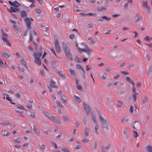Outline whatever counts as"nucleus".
<instances>
[{
  "mask_svg": "<svg viewBox=\"0 0 152 152\" xmlns=\"http://www.w3.org/2000/svg\"><path fill=\"white\" fill-rule=\"evenodd\" d=\"M75 60L76 61L79 62H81V60H80V58L77 57H76Z\"/></svg>",
  "mask_w": 152,
  "mask_h": 152,
  "instance_id": "obj_54",
  "label": "nucleus"
},
{
  "mask_svg": "<svg viewBox=\"0 0 152 152\" xmlns=\"http://www.w3.org/2000/svg\"><path fill=\"white\" fill-rule=\"evenodd\" d=\"M120 14H114V15H112V16L113 17H119V16H120Z\"/></svg>",
  "mask_w": 152,
  "mask_h": 152,
  "instance_id": "obj_60",
  "label": "nucleus"
},
{
  "mask_svg": "<svg viewBox=\"0 0 152 152\" xmlns=\"http://www.w3.org/2000/svg\"><path fill=\"white\" fill-rule=\"evenodd\" d=\"M107 74L106 73H104L102 77L103 79H105L107 77Z\"/></svg>",
  "mask_w": 152,
  "mask_h": 152,
  "instance_id": "obj_49",
  "label": "nucleus"
},
{
  "mask_svg": "<svg viewBox=\"0 0 152 152\" xmlns=\"http://www.w3.org/2000/svg\"><path fill=\"white\" fill-rule=\"evenodd\" d=\"M147 101V99L145 97H144L142 99V102L143 104H145L146 103Z\"/></svg>",
  "mask_w": 152,
  "mask_h": 152,
  "instance_id": "obj_52",
  "label": "nucleus"
},
{
  "mask_svg": "<svg viewBox=\"0 0 152 152\" xmlns=\"http://www.w3.org/2000/svg\"><path fill=\"white\" fill-rule=\"evenodd\" d=\"M132 91L134 94L136 93L135 92L136 89L134 86V83L133 82H132Z\"/></svg>",
  "mask_w": 152,
  "mask_h": 152,
  "instance_id": "obj_33",
  "label": "nucleus"
},
{
  "mask_svg": "<svg viewBox=\"0 0 152 152\" xmlns=\"http://www.w3.org/2000/svg\"><path fill=\"white\" fill-rule=\"evenodd\" d=\"M83 124L85 125H86V119L85 118H83Z\"/></svg>",
  "mask_w": 152,
  "mask_h": 152,
  "instance_id": "obj_61",
  "label": "nucleus"
},
{
  "mask_svg": "<svg viewBox=\"0 0 152 152\" xmlns=\"http://www.w3.org/2000/svg\"><path fill=\"white\" fill-rule=\"evenodd\" d=\"M61 99L64 102H66V99L64 98L63 95H61Z\"/></svg>",
  "mask_w": 152,
  "mask_h": 152,
  "instance_id": "obj_39",
  "label": "nucleus"
},
{
  "mask_svg": "<svg viewBox=\"0 0 152 152\" xmlns=\"http://www.w3.org/2000/svg\"><path fill=\"white\" fill-rule=\"evenodd\" d=\"M27 107L30 110L32 108V105L28 104H27Z\"/></svg>",
  "mask_w": 152,
  "mask_h": 152,
  "instance_id": "obj_56",
  "label": "nucleus"
},
{
  "mask_svg": "<svg viewBox=\"0 0 152 152\" xmlns=\"http://www.w3.org/2000/svg\"><path fill=\"white\" fill-rule=\"evenodd\" d=\"M82 141L83 142H87L89 141V140L88 139H83L82 140Z\"/></svg>",
  "mask_w": 152,
  "mask_h": 152,
  "instance_id": "obj_62",
  "label": "nucleus"
},
{
  "mask_svg": "<svg viewBox=\"0 0 152 152\" xmlns=\"http://www.w3.org/2000/svg\"><path fill=\"white\" fill-rule=\"evenodd\" d=\"M144 7L147 9V11L148 13L151 12L150 8L148 5L145 6Z\"/></svg>",
  "mask_w": 152,
  "mask_h": 152,
  "instance_id": "obj_38",
  "label": "nucleus"
},
{
  "mask_svg": "<svg viewBox=\"0 0 152 152\" xmlns=\"http://www.w3.org/2000/svg\"><path fill=\"white\" fill-rule=\"evenodd\" d=\"M63 118L64 121L65 123H67L70 121L69 118L67 116L63 115Z\"/></svg>",
  "mask_w": 152,
  "mask_h": 152,
  "instance_id": "obj_20",
  "label": "nucleus"
},
{
  "mask_svg": "<svg viewBox=\"0 0 152 152\" xmlns=\"http://www.w3.org/2000/svg\"><path fill=\"white\" fill-rule=\"evenodd\" d=\"M132 126L134 129L137 130L140 127V124L138 121H135L132 124Z\"/></svg>",
  "mask_w": 152,
  "mask_h": 152,
  "instance_id": "obj_8",
  "label": "nucleus"
},
{
  "mask_svg": "<svg viewBox=\"0 0 152 152\" xmlns=\"http://www.w3.org/2000/svg\"><path fill=\"white\" fill-rule=\"evenodd\" d=\"M83 105L86 113H89L90 111V107L87 104L84 103H83Z\"/></svg>",
  "mask_w": 152,
  "mask_h": 152,
  "instance_id": "obj_11",
  "label": "nucleus"
},
{
  "mask_svg": "<svg viewBox=\"0 0 152 152\" xmlns=\"http://www.w3.org/2000/svg\"><path fill=\"white\" fill-rule=\"evenodd\" d=\"M0 64L1 66L4 67V64L3 61H2L1 59L0 58Z\"/></svg>",
  "mask_w": 152,
  "mask_h": 152,
  "instance_id": "obj_50",
  "label": "nucleus"
},
{
  "mask_svg": "<svg viewBox=\"0 0 152 152\" xmlns=\"http://www.w3.org/2000/svg\"><path fill=\"white\" fill-rule=\"evenodd\" d=\"M33 129L36 133L37 134H39L40 132L39 130L37 128V126H33Z\"/></svg>",
  "mask_w": 152,
  "mask_h": 152,
  "instance_id": "obj_16",
  "label": "nucleus"
},
{
  "mask_svg": "<svg viewBox=\"0 0 152 152\" xmlns=\"http://www.w3.org/2000/svg\"><path fill=\"white\" fill-rule=\"evenodd\" d=\"M40 72L41 75L43 77L45 76V73L43 69H41L40 70Z\"/></svg>",
  "mask_w": 152,
  "mask_h": 152,
  "instance_id": "obj_40",
  "label": "nucleus"
},
{
  "mask_svg": "<svg viewBox=\"0 0 152 152\" xmlns=\"http://www.w3.org/2000/svg\"><path fill=\"white\" fill-rule=\"evenodd\" d=\"M74 97L76 101L78 102H81V100L79 97L75 96Z\"/></svg>",
  "mask_w": 152,
  "mask_h": 152,
  "instance_id": "obj_32",
  "label": "nucleus"
},
{
  "mask_svg": "<svg viewBox=\"0 0 152 152\" xmlns=\"http://www.w3.org/2000/svg\"><path fill=\"white\" fill-rule=\"evenodd\" d=\"M47 117L52 121L57 124H60L61 122L60 119L57 117H55L53 116L48 115L46 114Z\"/></svg>",
  "mask_w": 152,
  "mask_h": 152,
  "instance_id": "obj_5",
  "label": "nucleus"
},
{
  "mask_svg": "<svg viewBox=\"0 0 152 152\" xmlns=\"http://www.w3.org/2000/svg\"><path fill=\"white\" fill-rule=\"evenodd\" d=\"M76 68L78 69H82L83 72V74L82 75V77L84 79H85V72L83 69L82 67L79 64H77L76 65Z\"/></svg>",
  "mask_w": 152,
  "mask_h": 152,
  "instance_id": "obj_10",
  "label": "nucleus"
},
{
  "mask_svg": "<svg viewBox=\"0 0 152 152\" xmlns=\"http://www.w3.org/2000/svg\"><path fill=\"white\" fill-rule=\"evenodd\" d=\"M99 119L101 122L102 126L104 127H106L107 126V121L104 119L102 116L100 115H99Z\"/></svg>",
  "mask_w": 152,
  "mask_h": 152,
  "instance_id": "obj_9",
  "label": "nucleus"
},
{
  "mask_svg": "<svg viewBox=\"0 0 152 152\" xmlns=\"http://www.w3.org/2000/svg\"><path fill=\"white\" fill-rule=\"evenodd\" d=\"M133 132L134 137L136 138L138 137V134L136 131H134Z\"/></svg>",
  "mask_w": 152,
  "mask_h": 152,
  "instance_id": "obj_43",
  "label": "nucleus"
},
{
  "mask_svg": "<svg viewBox=\"0 0 152 152\" xmlns=\"http://www.w3.org/2000/svg\"><path fill=\"white\" fill-rule=\"evenodd\" d=\"M55 82L53 80V79L51 78V83H50V86H52L54 88H56L57 86L55 85Z\"/></svg>",
  "mask_w": 152,
  "mask_h": 152,
  "instance_id": "obj_18",
  "label": "nucleus"
},
{
  "mask_svg": "<svg viewBox=\"0 0 152 152\" xmlns=\"http://www.w3.org/2000/svg\"><path fill=\"white\" fill-rule=\"evenodd\" d=\"M27 16L26 12L25 11H22L21 12V16L22 17H25Z\"/></svg>",
  "mask_w": 152,
  "mask_h": 152,
  "instance_id": "obj_23",
  "label": "nucleus"
},
{
  "mask_svg": "<svg viewBox=\"0 0 152 152\" xmlns=\"http://www.w3.org/2000/svg\"><path fill=\"white\" fill-rule=\"evenodd\" d=\"M54 45L56 51L58 53H60L61 52V48L59 46V42L58 39L55 41Z\"/></svg>",
  "mask_w": 152,
  "mask_h": 152,
  "instance_id": "obj_7",
  "label": "nucleus"
},
{
  "mask_svg": "<svg viewBox=\"0 0 152 152\" xmlns=\"http://www.w3.org/2000/svg\"><path fill=\"white\" fill-rule=\"evenodd\" d=\"M141 19V16L139 14L137 13L136 15V18L135 19V20L136 22L139 21Z\"/></svg>",
  "mask_w": 152,
  "mask_h": 152,
  "instance_id": "obj_19",
  "label": "nucleus"
},
{
  "mask_svg": "<svg viewBox=\"0 0 152 152\" xmlns=\"http://www.w3.org/2000/svg\"><path fill=\"white\" fill-rule=\"evenodd\" d=\"M97 9L99 11H102L106 10L107 8L105 7H98L97 8Z\"/></svg>",
  "mask_w": 152,
  "mask_h": 152,
  "instance_id": "obj_13",
  "label": "nucleus"
},
{
  "mask_svg": "<svg viewBox=\"0 0 152 152\" xmlns=\"http://www.w3.org/2000/svg\"><path fill=\"white\" fill-rule=\"evenodd\" d=\"M19 68L20 70L22 71V72H23L24 71L25 69L21 67V66L19 65Z\"/></svg>",
  "mask_w": 152,
  "mask_h": 152,
  "instance_id": "obj_51",
  "label": "nucleus"
},
{
  "mask_svg": "<svg viewBox=\"0 0 152 152\" xmlns=\"http://www.w3.org/2000/svg\"><path fill=\"white\" fill-rule=\"evenodd\" d=\"M127 130H128L127 128H125L123 132V134L124 136H126V132H127Z\"/></svg>",
  "mask_w": 152,
  "mask_h": 152,
  "instance_id": "obj_41",
  "label": "nucleus"
},
{
  "mask_svg": "<svg viewBox=\"0 0 152 152\" xmlns=\"http://www.w3.org/2000/svg\"><path fill=\"white\" fill-rule=\"evenodd\" d=\"M30 20L33 21V20L32 18H30L29 19L27 18H26L25 19L27 28L28 29H31V22Z\"/></svg>",
  "mask_w": 152,
  "mask_h": 152,
  "instance_id": "obj_6",
  "label": "nucleus"
},
{
  "mask_svg": "<svg viewBox=\"0 0 152 152\" xmlns=\"http://www.w3.org/2000/svg\"><path fill=\"white\" fill-rule=\"evenodd\" d=\"M19 10L18 8H15L13 7H11L9 11L10 12H15L18 11Z\"/></svg>",
  "mask_w": 152,
  "mask_h": 152,
  "instance_id": "obj_12",
  "label": "nucleus"
},
{
  "mask_svg": "<svg viewBox=\"0 0 152 152\" xmlns=\"http://www.w3.org/2000/svg\"><path fill=\"white\" fill-rule=\"evenodd\" d=\"M45 145H42L40 147V149L42 151H44L45 148Z\"/></svg>",
  "mask_w": 152,
  "mask_h": 152,
  "instance_id": "obj_36",
  "label": "nucleus"
},
{
  "mask_svg": "<svg viewBox=\"0 0 152 152\" xmlns=\"http://www.w3.org/2000/svg\"><path fill=\"white\" fill-rule=\"evenodd\" d=\"M61 151L64 152H70L68 148H66L64 147L62 148H61Z\"/></svg>",
  "mask_w": 152,
  "mask_h": 152,
  "instance_id": "obj_29",
  "label": "nucleus"
},
{
  "mask_svg": "<svg viewBox=\"0 0 152 152\" xmlns=\"http://www.w3.org/2000/svg\"><path fill=\"white\" fill-rule=\"evenodd\" d=\"M87 15H88L90 16H94L95 17H97V15L96 14L91 12L88 13L87 14Z\"/></svg>",
  "mask_w": 152,
  "mask_h": 152,
  "instance_id": "obj_31",
  "label": "nucleus"
},
{
  "mask_svg": "<svg viewBox=\"0 0 152 152\" xmlns=\"http://www.w3.org/2000/svg\"><path fill=\"white\" fill-rule=\"evenodd\" d=\"M117 105L119 107H121L123 104V102L121 101H118Z\"/></svg>",
  "mask_w": 152,
  "mask_h": 152,
  "instance_id": "obj_42",
  "label": "nucleus"
},
{
  "mask_svg": "<svg viewBox=\"0 0 152 152\" xmlns=\"http://www.w3.org/2000/svg\"><path fill=\"white\" fill-rule=\"evenodd\" d=\"M145 39L146 41H148L151 40L152 39V38L151 37H149L148 36H146L145 38Z\"/></svg>",
  "mask_w": 152,
  "mask_h": 152,
  "instance_id": "obj_47",
  "label": "nucleus"
},
{
  "mask_svg": "<svg viewBox=\"0 0 152 152\" xmlns=\"http://www.w3.org/2000/svg\"><path fill=\"white\" fill-rule=\"evenodd\" d=\"M152 70V66H150L149 67V69H148V74H150L151 73Z\"/></svg>",
  "mask_w": 152,
  "mask_h": 152,
  "instance_id": "obj_48",
  "label": "nucleus"
},
{
  "mask_svg": "<svg viewBox=\"0 0 152 152\" xmlns=\"http://www.w3.org/2000/svg\"><path fill=\"white\" fill-rule=\"evenodd\" d=\"M91 116L92 118V120H93V122L95 123V124H97L95 118V115H94V114H92Z\"/></svg>",
  "mask_w": 152,
  "mask_h": 152,
  "instance_id": "obj_27",
  "label": "nucleus"
},
{
  "mask_svg": "<svg viewBox=\"0 0 152 152\" xmlns=\"http://www.w3.org/2000/svg\"><path fill=\"white\" fill-rule=\"evenodd\" d=\"M81 44L83 45L86 48H87L88 47V46L87 45V44L85 43H84V42H82L81 43Z\"/></svg>",
  "mask_w": 152,
  "mask_h": 152,
  "instance_id": "obj_57",
  "label": "nucleus"
},
{
  "mask_svg": "<svg viewBox=\"0 0 152 152\" xmlns=\"http://www.w3.org/2000/svg\"><path fill=\"white\" fill-rule=\"evenodd\" d=\"M57 73H58L59 76L62 79H65V75L62 74L61 72L59 71H57Z\"/></svg>",
  "mask_w": 152,
  "mask_h": 152,
  "instance_id": "obj_22",
  "label": "nucleus"
},
{
  "mask_svg": "<svg viewBox=\"0 0 152 152\" xmlns=\"http://www.w3.org/2000/svg\"><path fill=\"white\" fill-rule=\"evenodd\" d=\"M62 43L63 44V48L66 56L70 60H72L73 58L72 53L70 52L69 48L64 42H63Z\"/></svg>",
  "mask_w": 152,
  "mask_h": 152,
  "instance_id": "obj_2",
  "label": "nucleus"
},
{
  "mask_svg": "<svg viewBox=\"0 0 152 152\" xmlns=\"http://www.w3.org/2000/svg\"><path fill=\"white\" fill-rule=\"evenodd\" d=\"M21 63L25 65V67L27 68H28L27 66L26 65V63L25 62V61H24V60L23 59H21Z\"/></svg>",
  "mask_w": 152,
  "mask_h": 152,
  "instance_id": "obj_37",
  "label": "nucleus"
},
{
  "mask_svg": "<svg viewBox=\"0 0 152 152\" xmlns=\"http://www.w3.org/2000/svg\"><path fill=\"white\" fill-rule=\"evenodd\" d=\"M147 152H152V146L148 145L146 147Z\"/></svg>",
  "mask_w": 152,
  "mask_h": 152,
  "instance_id": "obj_15",
  "label": "nucleus"
},
{
  "mask_svg": "<svg viewBox=\"0 0 152 152\" xmlns=\"http://www.w3.org/2000/svg\"><path fill=\"white\" fill-rule=\"evenodd\" d=\"M102 18L105 19V20H110L111 19V18H108V17H106V16H103L102 17Z\"/></svg>",
  "mask_w": 152,
  "mask_h": 152,
  "instance_id": "obj_46",
  "label": "nucleus"
},
{
  "mask_svg": "<svg viewBox=\"0 0 152 152\" xmlns=\"http://www.w3.org/2000/svg\"><path fill=\"white\" fill-rule=\"evenodd\" d=\"M77 49L78 51L80 52H86L89 56L90 55V54L92 52V50L89 48L88 47L84 49H81L78 47L77 48Z\"/></svg>",
  "mask_w": 152,
  "mask_h": 152,
  "instance_id": "obj_4",
  "label": "nucleus"
},
{
  "mask_svg": "<svg viewBox=\"0 0 152 152\" xmlns=\"http://www.w3.org/2000/svg\"><path fill=\"white\" fill-rule=\"evenodd\" d=\"M15 141L18 143L21 142V140L18 138H17L16 139H15Z\"/></svg>",
  "mask_w": 152,
  "mask_h": 152,
  "instance_id": "obj_59",
  "label": "nucleus"
},
{
  "mask_svg": "<svg viewBox=\"0 0 152 152\" xmlns=\"http://www.w3.org/2000/svg\"><path fill=\"white\" fill-rule=\"evenodd\" d=\"M16 106L18 108L21 109L22 110H23L24 109V108H23V107L21 105H17Z\"/></svg>",
  "mask_w": 152,
  "mask_h": 152,
  "instance_id": "obj_45",
  "label": "nucleus"
},
{
  "mask_svg": "<svg viewBox=\"0 0 152 152\" xmlns=\"http://www.w3.org/2000/svg\"><path fill=\"white\" fill-rule=\"evenodd\" d=\"M2 31V37L1 38L2 39L4 42L7 44L9 46H11V43L7 39V35L5 33H4L3 32V30L2 29H1Z\"/></svg>",
  "mask_w": 152,
  "mask_h": 152,
  "instance_id": "obj_3",
  "label": "nucleus"
},
{
  "mask_svg": "<svg viewBox=\"0 0 152 152\" xmlns=\"http://www.w3.org/2000/svg\"><path fill=\"white\" fill-rule=\"evenodd\" d=\"M99 126L97 124H96V126L95 127L94 130L95 132L97 134H99L98 129H99Z\"/></svg>",
  "mask_w": 152,
  "mask_h": 152,
  "instance_id": "obj_24",
  "label": "nucleus"
},
{
  "mask_svg": "<svg viewBox=\"0 0 152 152\" xmlns=\"http://www.w3.org/2000/svg\"><path fill=\"white\" fill-rule=\"evenodd\" d=\"M20 6V4L18 3L16 1H15L13 2V6L17 7Z\"/></svg>",
  "mask_w": 152,
  "mask_h": 152,
  "instance_id": "obj_25",
  "label": "nucleus"
},
{
  "mask_svg": "<svg viewBox=\"0 0 152 152\" xmlns=\"http://www.w3.org/2000/svg\"><path fill=\"white\" fill-rule=\"evenodd\" d=\"M137 94H138L137 93H135L132 94L134 102L136 101V95Z\"/></svg>",
  "mask_w": 152,
  "mask_h": 152,
  "instance_id": "obj_34",
  "label": "nucleus"
},
{
  "mask_svg": "<svg viewBox=\"0 0 152 152\" xmlns=\"http://www.w3.org/2000/svg\"><path fill=\"white\" fill-rule=\"evenodd\" d=\"M36 12L38 13V14H40L41 12V10L39 9H36L35 10Z\"/></svg>",
  "mask_w": 152,
  "mask_h": 152,
  "instance_id": "obj_55",
  "label": "nucleus"
},
{
  "mask_svg": "<svg viewBox=\"0 0 152 152\" xmlns=\"http://www.w3.org/2000/svg\"><path fill=\"white\" fill-rule=\"evenodd\" d=\"M43 53L42 51L37 53H34V56L35 59L34 61L38 66H39L41 64V60L40 58Z\"/></svg>",
  "mask_w": 152,
  "mask_h": 152,
  "instance_id": "obj_1",
  "label": "nucleus"
},
{
  "mask_svg": "<svg viewBox=\"0 0 152 152\" xmlns=\"http://www.w3.org/2000/svg\"><path fill=\"white\" fill-rule=\"evenodd\" d=\"M56 103L58 106L60 108H62L63 107V106L62 105L61 103L59 101L57 100L56 102Z\"/></svg>",
  "mask_w": 152,
  "mask_h": 152,
  "instance_id": "obj_30",
  "label": "nucleus"
},
{
  "mask_svg": "<svg viewBox=\"0 0 152 152\" xmlns=\"http://www.w3.org/2000/svg\"><path fill=\"white\" fill-rule=\"evenodd\" d=\"M148 2L147 0H144L142 1V6L143 7H145V6L148 5Z\"/></svg>",
  "mask_w": 152,
  "mask_h": 152,
  "instance_id": "obj_26",
  "label": "nucleus"
},
{
  "mask_svg": "<svg viewBox=\"0 0 152 152\" xmlns=\"http://www.w3.org/2000/svg\"><path fill=\"white\" fill-rule=\"evenodd\" d=\"M30 116L32 118H34L35 117V114L34 113H31Z\"/></svg>",
  "mask_w": 152,
  "mask_h": 152,
  "instance_id": "obj_63",
  "label": "nucleus"
},
{
  "mask_svg": "<svg viewBox=\"0 0 152 152\" xmlns=\"http://www.w3.org/2000/svg\"><path fill=\"white\" fill-rule=\"evenodd\" d=\"M69 72H70L71 74V75L72 76H74V77H75V75H76L75 73L74 70H73L72 69H69Z\"/></svg>",
  "mask_w": 152,
  "mask_h": 152,
  "instance_id": "obj_28",
  "label": "nucleus"
},
{
  "mask_svg": "<svg viewBox=\"0 0 152 152\" xmlns=\"http://www.w3.org/2000/svg\"><path fill=\"white\" fill-rule=\"evenodd\" d=\"M52 63L54 67H57L58 65V64L57 63L53 61H52Z\"/></svg>",
  "mask_w": 152,
  "mask_h": 152,
  "instance_id": "obj_35",
  "label": "nucleus"
},
{
  "mask_svg": "<svg viewBox=\"0 0 152 152\" xmlns=\"http://www.w3.org/2000/svg\"><path fill=\"white\" fill-rule=\"evenodd\" d=\"M13 27L14 30L18 31H18H21L20 28L18 27L15 24H14L13 25Z\"/></svg>",
  "mask_w": 152,
  "mask_h": 152,
  "instance_id": "obj_17",
  "label": "nucleus"
},
{
  "mask_svg": "<svg viewBox=\"0 0 152 152\" xmlns=\"http://www.w3.org/2000/svg\"><path fill=\"white\" fill-rule=\"evenodd\" d=\"M89 131V129L88 128L86 127L85 128V133L86 136H88Z\"/></svg>",
  "mask_w": 152,
  "mask_h": 152,
  "instance_id": "obj_21",
  "label": "nucleus"
},
{
  "mask_svg": "<svg viewBox=\"0 0 152 152\" xmlns=\"http://www.w3.org/2000/svg\"><path fill=\"white\" fill-rule=\"evenodd\" d=\"M1 54L4 58H8L10 56V54L6 52H2Z\"/></svg>",
  "mask_w": 152,
  "mask_h": 152,
  "instance_id": "obj_14",
  "label": "nucleus"
},
{
  "mask_svg": "<svg viewBox=\"0 0 152 152\" xmlns=\"http://www.w3.org/2000/svg\"><path fill=\"white\" fill-rule=\"evenodd\" d=\"M16 111L21 114L23 113V110H22L20 109H19V110H16Z\"/></svg>",
  "mask_w": 152,
  "mask_h": 152,
  "instance_id": "obj_58",
  "label": "nucleus"
},
{
  "mask_svg": "<svg viewBox=\"0 0 152 152\" xmlns=\"http://www.w3.org/2000/svg\"><path fill=\"white\" fill-rule=\"evenodd\" d=\"M75 37V35L74 34H72L70 35L69 36V38L71 39H73Z\"/></svg>",
  "mask_w": 152,
  "mask_h": 152,
  "instance_id": "obj_64",
  "label": "nucleus"
},
{
  "mask_svg": "<svg viewBox=\"0 0 152 152\" xmlns=\"http://www.w3.org/2000/svg\"><path fill=\"white\" fill-rule=\"evenodd\" d=\"M126 80L127 81L129 82L130 83L132 84V82H133L131 80L130 78L129 77H127L126 78Z\"/></svg>",
  "mask_w": 152,
  "mask_h": 152,
  "instance_id": "obj_44",
  "label": "nucleus"
},
{
  "mask_svg": "<svg viewBox=\"0 0 152 152\" xmlns=\"http://www.w3.org/2000/svg\"><path fill=\"white\" fill-rule=\"evenodd\" d=\"M6 99L8 100V101H11V99L9 98V95L7 94H6Z\"/></svg>",
  "mask_w": 152,
  "mask_h": 152,
  "instance_id": "obj_53",
  "label": "nucleus"
}]
</instances>
